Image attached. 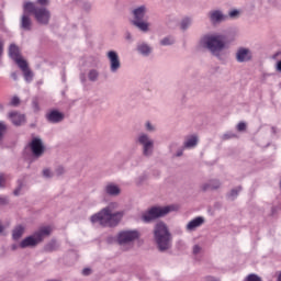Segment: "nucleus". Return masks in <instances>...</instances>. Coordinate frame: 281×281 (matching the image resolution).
<instances>
[{
    "label": "nucleus",
    "mask_w": 281,
    "mask_h": 281,
    "mask_svg": "<svg viewBox=\"0 0 281 281\" xmlns=\"http://www.w3.org/2000/svg\"><path fill=\"white\" fill-rule=\"evenodd\" d=\"M153 234L158 251L164 254V251L172 249V233L164 221L155 224Z\"/></svg>",
    "instance_id": "f257e3e1"
},
{
    "label": "nucleus",
    "mask_w": 281,
    "mask_h": 281,
    "mask_svg": "<svg viewBox=\"0 0 281 281\" xmlns=\"http://www.w3.org/2000/svg\"><path fill=\"white\" fill-rule=\"evenodd\" d=\"M124 214L122 212H111V207L106 206L90 217L91 223H99L101 227H117L122 222Z\"/></svg>",
    "instance_id": "f03ea898"
},
{
    "label": "nucleus",
    "mask_w": 281,
    "mask_h": 281,
    "mask_svg": "<svg viewBox=\"0 0 281 281\" xmlns=\"http://www.w3.org/2000/svg\"><path fill=\"white\" fill-rule=\"evenodd\" d=\"M23 12L32 14L38 25H49L52 21V11L45 7H36V3L32 1L23 3Z\"/></svg>",
    "instance_id": "7ed1b4c3"
},
{
    "label": "nucleus",
    "mask_w": 281,
    "mask_h": 281,
    "mask_svg": "<svg viewBox=\"0 0 281 281\" xmlns=\"http://www.w3.org/2000/svg\"><path fill=\"white\" fill-rule=\"evenodd\" d=\"M52 236V226L40 227L38 231L34 232L32 235L25 237L21 243V249H27V247H36L41 245L45 238Z\"/></svg>",
    "instance_id": "20e7f679"
},
{
    "label": "nucleus",
    "mask_w": 281,
    "mask_h": 281,
    "mask_svg": "<svg viewBox=\"0 0 281 281\" xmlns=\"http://www.w3.org/2000/svg\"><path fill=\"white\" fill-rule=\"evenodd\" d=\"M205 45L214 56L221 58V52H223L227 45V37L223 34L209 35L205 37Z\"/></svg>",
    "instance_id": "39448f33"
},
{
    "label": "nucleus",
    "mask_w": 281,
    "mask_h": 281,
    "mask_svg": "<svg viewBox=\"0 0 281 281\" xmlns=\"http://www.w3.org/2000/svg\"><path fill=\"white\" fill-rule=\"evenodd\" d=\"M173 210L175 209L170 205L151 206L142 214L140 221H143V223H153L157 221V218H164V216H168V213L172 212Z\"/></svg>",
    "instance_id": "423d86ee"
},
{
    "label": "nucleus",
    "mask_w": 281,
    "mask_h": 281,
    "mask_svg": "<svg viewBox=\"0 0 281 281\" xmlns=\"http://www.w3.org/2000/svg\"><path fill=\"white\" fill-rule=\"evenodd\" d=\"M139 238H142V233L137 229L121 231L116 236V243L117 245H131Z\"/></svg>",
    "instance_id": "0eeeda50"
},
{
    "label": "nucleus",
    "mask_w": 281,
    "mask_h": 281,
    "mask_svg": "<svg viewBox=\"0 0 281 281\" xmlns=\"http://www.w3.org/2000/svg\"><path fill=\"white\" fill-rule=\"evenodd\" d=\"M134 20L132 24L135 27H138L140 32H148L149 24L148 22H144V18L146 16V5H140L133 10Z\"/></svg>",
    "instance_id": "6e6552de"
},
{
    "label": "nucleus",
    "mask_w": 281,
    "mask_h": 281,
    "mask_svg": "<svg viewBox=\"0 0 281 281\" xmlns=\"http://www.w3.org/2000/svg\"><path fill=\"white\" fill-rule=\"evenodd\" d=\"M26 148L31 150L33 159H41L45 155V145L43 144V139L38 137H33L26 145Z\"/></svg>",
    "instance_id": "1a4fd4ad"
},
{
    "label": "nucleus",
    "mask_w": 281,
    "mask_h": 281,
    "mask_svg": "<svg viewBox=\"0 0 281 281\" xmlns=\"http://www.w3.org/2000/svg\"><path fill=\"white\" fill-rule=\"evenodd\" d=\"M138 144L143 146V155L145 157H150V155H153L155 143L151 139H149L146 134H140L138 136Z\"/></svg>",
    "instance_id": "9d476101"
},
{
    "label": "nucleus",
    "mask_w": 281,
    "mask_h": 281,
    "mask_svg": "<svg viewBox=\"0 0 281 281\" xmlns=\"http://www.w3.org/2000/svg\"><path fill=\"white\" fill-rule=\"evenodd\" d=\"M46 120L49 122V124H60L63 120H65V113L58 111V110H50L46 114Z\"/></svg>",
    "instance_id": "9b49d317"
},
{
    "label": "nucleus",
    "mask_w": 281,
    "mask_h": 281,
    "mask_svg": "<svg viewBox=\"0 0 281 281\" xmlns=\"http://www.w3.org/2000/svg\"><path fill=\"white\" fill-rule=\"evenodd\" d=\"M251 58H252L251 50H249L248 48H245V47L238 48V50L236 53L237 63H249V60H251Z\"/></svg>",
    "instance_id": "f8f14e48"
},
{
    "label": "nucleus",
    "mask_w": 281,
    "mask_h": 281,
    "mask_svg": "<svg viewBox=\"0 0 281 281\" xmlns=\"http://www.w3.org/2000/svg\"><path fill=\"white\" fill-rule=\"evenodd\" d=\"M108 58L110 60V69L113 74L120 69L121 64H120V56H117V53L115 50H110L108 53Z\"/></svg>",
    "instance_id": "ddd939ff"
},
{
    "label": "nucleus",
    "mask_w": 281,
    "mask_h": 281,
    "mask_svg": "<svg viewBox=\"0 0 281 281\" xmlns=\"http://www.w3.org/2000/svg\"><path fill=\"white\" fill-rule=\"evenodd\" d=\"M30 14L23 11V14L21 16V30H24V32H32V18H30Z\"/></svg>",
    "instance_id": "4468645a"
},
{
    "label": "nucleus",
    "mask_w": 281,
    "mask_h": 281,
    "mask_svg": "<svg viewBox=\"0 0 281 281\" xmlns=\"http://www.w3.org/2000/svg\"><path fill=\"white\" fill-rule=\"evenodd\" d=\"M222 183L218 179H211L209 182L202 184L201 190L202 192H207V190H220Z\"/></svg>",
    "instance_id": "2eb2a0df"
},
{
    "label": "nucleus",
    "mask_w": 281,
    "mask_h": 281,
    "mask_svg": "<svg viewBox=\"0 0 281 281\" xmlns=\"http://www.w3.org/2000/svg\"><path fill=\"white\" fill-rule=\"evenodd\" d=\"M203 223H205V218H203V216H198L188 223L187 229L193 232V229H196V227H201Z\"/></svg>",
    "instance_id": "dca6fc26"
},
{
    "label": "nucleus",
    "mask_w": 281,
    "mask_h": 281,
    "mask_svg": "<svg viewBox=\"0 0 281 281\" xmlns=\"http://www.w3.org/2000/svg\"><path fill=\"white\" fill-rule=\"evenodd\" d=\"M122 190L120 189V187H117V184L114 183H109L105 187V193L109 194V196H119V194H121Z\"/></svg>",
    "instance_id": "f3484780"
},
{
    "label": "nucleus",
    "mask_w": 281,
    "mask_h": 281,
    "mask_svg": "<svg viewBox=\"0 0 281 281\" xmlns=\"http://www.w3.org/2000/svg\"><path fill=\"white\" fill-rule=\"evenodd\" d=\"M23 234H25V226L21 224L15 226L12 231L13 240H19L23 236Z\"/></svg>",
    "instance_id": "a211bd4d"
},
{
    "label": "nucleus",
    "mask_w": 281,
    "mask_h": 281,
    "mask_svg": "<svg viewBox=\"0 0 281 281\" xmlns=\"http://www.w3.org/2000/svg\"><path fill=\"white\" fill-rule=\"evenodd\" d=\"M9 56L10 58H12V60H16V58H20L21 50L19 49V46H16V44H10Z\"/></svg>",
    "instance_id": "6ab92c4d"
},
{
    "label": "nucleus",
    "mask_w": 281,
    "mask_h": 281,
    "mask_svg": "<svg viewBox=\"0 0 281 281\" xmlns=\"http://www.w3.org/2000/svg\"><path fill=\"white\" fill-rule=\"evenodd\" d=\"M240 192H243V186H238L233 188L227 194V199H231V201H236V199H238V194H240Z\"/></svg>",
    "instance_id": "aec40b11"
},
{
    "label": "nucleus",
    "mask_w": 281,
    "mask_h": 281,
    "mask_svg": "<svg viewBox=\"0 0 281 281\" xmlns=\"http://www.w3.org/2000/svg\"><path fill=\"white\" fill-rule=\"evenodd\" d=\"M196 144H199V137L196 135H191L184 142L183 148H194Z\"/></svg>",
    "instance_id": "412c9836"
},
{
    "label": "nucleus",
    "mask_w": 281,
    "mask_h": 281,
    "mask_svg": "<svg viewBox=\"0 0 281 281\" xmlns=\"http://www.w3.org/2000/svg\"><path fill=\"white\" fill-rule=\"evenodd\" d=\"M210 19L213 23H221L222 21H225V15H223L221 11L215 10L211 13Z\"/></svg>",
    "instance_id": "4be33fe9"
},
{
    "label": "nucleus",
    "mask_w": 281,
    "mask_h": 281,
    "mask_svg": "<svg viewBox=\"0 0 281 281\" xmlns=\"http://www.w3.org/2000/svg\"><path fill=\"white\" fill-rule=\"evenodd\" d=\"M10 117L14 126H21V124H23V120H24L23 115L18 114L16 112H11Z\"/></svg>",
    "instance_id": "5701e85b"
},
{
    "label": "nucleus",
    "mask_w": 281,
    "mask_h": 281,
    "mask_svg": "<svg viewBox=\"0 0 281 281\" xmlns=\"http://www.w3.org/2000/svg\"><path fill=\"white\" fill-rule=\"evenodd\" d=\"M56 249H58V243L56 241V239H52L44 246V251L46 254H52V251H56Z\"/></svg>",
    "instance_id": "b1692460"
},
{
    "label": "nucleus",
    "mask_w": 281,
    "mask_h": 281,
    "mask_svg": "<svg viewBox=\"0 0 281 281\" xmlns=\"http://www.w3.org/2000/svg\"><path fill=\"white\" fill-rule=\"evenodd\" d=\"M137 52H139V54L143 56H150V52H153V49L150 46H148V44H140L137 46Z\"/></svg>",
    "instance_id": "393cba45"
},
{
    "label": "nucleus",
    "mask_w": 281,
    "mask_h": 281,
    "mask_svg": "<svg viewBox=\"0 0 281 281\" xmlns=\"http://www.w3.org/2000/svg\"><path fill=\"white\" fill-rule=\"evenodd\" d=\"M14 61L16 63V65L21 69V71L30 68L27 60L23 59L21 56L15 58Z\"/></svg>",
    "instance_id": "a878e982"
},
{
    "label": "nucleus",
    "mask_w": 281,
    "mask_h": 281,
    "mask_svg": "<svg viewBox=\"0 0 281 281\" xmlns=\"http://www.w3.org/2000/svg\"><path fill=\"white\" fill-rule=\"evenodd\" d=\"M190 25H192V19L187 16V18L181 20L180 30L186 32V30H188V27H190Z\"/></svg>",
    "instance_id": "bb28decb"
},
{
    "label": "nucleus",
    "mask_w": 281,
    "mask_h": 281,
    "mask_svg": "<svg viewBox=\"0 0 281 281\" xmlns=\"http://www.w3.org/2000/svg\"><path fill=\"white\" fill-rule=\"evenodd\" d=\"M7 133H8V124H5V122L3 121H0V142H3Z\"/></svg>",
    "instance_id": "cd10ccee"
},
{
    "label": "nucleus",
    "mask_w": 281,
    "mask_h": 281,
    "mask_svg": "<svg viewBox=\"0 0 281 281\" xmlns=\"http://www.w3.org/2000/svg\"><path fill=\"white\" fill-rule=\"evenodd\" d=\"M23 71V76L24 79L26 80V82H32V80H34V72H32V70L30 68H26Z\"/></svg>",
    "instance_id": "c85d7f7f"
},
{
    "label": "nucleus",
    "mask_w": 281,
    "mask_h": 281,
    "mask_svg": "<svg viewBox=\"0 0 281 281\" xmlns=\"http://www.w3.org/2000/svg\"><path fill=\"white\" fill-rule=\"evenodd\" d=\"M99 77H100V72H98V70L95 69H91L88 74V78L90 82H95Z\"/></svg>",
    "instance_id": "c756f323"
},
{
    "label": "nucleus",
    "mask_w": 281,
    "mask_h": 281,
    "mask_svg": "<svg viewBox=\"0 0 281 281\" xmlns=\"http://www.w3.org/2000/svg\"><path fill=\"white\" fill-rule=\"evenodd\" d=\"M229 139H238V135L234 132H226L223 136H222V140L223 142H227Z\"/></svg>",
    "instance_id": "7c9ffc66"
},
{
    "label": "nucleus",
    "mask_w": 281,
    "mask_h": 281,
    "mask_svg": "<svg viewBox=\"0 0 281 281\" xmlns=\"http://www.w3.org/2000/svg\"><path fill=\"white\" fill-rule=\"evenodd\" d=\"M21 190H23V180H18V187L13 190L14 196H19L21 194Z\"/></svg>",
    "instance_id": "2f4dec72"
},
{
    "label": "nucleus",
    "mask_w": 281,
    "mask_h": 281,
    "mask_svg": "<svg viewBox=\"0 0 281 281\" xmlns=\"http://www.w3.org/2000/svg\"><path fill=\"white\" fill-rule=\"evenodd\" d=\"M244 281H262V278L256 273H250L244 279Z\"/></svg>",
    "instance_id": "473e14b6"
},
{
    "label": "nucleus",
    "mask_w": 281,
    "mask_h": 281,
    "mask_svg": "<svg viewBox=\"0 0 281 281\" xmlns=\"http://www.w3.org/2000/svg\"><path fill=\"white\" fill-rule=\"evenodd\" d=\"M175 43V41H172V38L170 37H164L161 41H160V45L162 46H168V45H172Z\"/></svg>",
    "instance_id": "72a5a7b5"
},
{
    "label": "nucleus",
    "mask_w": 281,
    "mask_h": 281,
    "mask_svg": "<svg viewBox=\"0 0 281 281\" xmlns=\"http://www.w3.org/2000/svg\"><path fill=\"white\" fill-rule=\"evenodd\" d=\"M32 106L34 111H41V103L38 102V98H34L32 100Z\"/></svg>",
    "instance_id": "f704fd0d"
},
{
    "label": "nucleus",
    "mask_w": 281,
    "mask_h": 281,
    "mask_svg": "<svg viewBox=\"0 0 281 281\" xmlns=\"http://www.w3.org/2000/svg\"><path fill=\"white\" fill-rule=\"evenodd\" d=\"M236 128H237V131H238L239 133H243V132L247 131V123H245V122H239V123L237 124Z\"/></svg>",
    "instance_id": "c9c22d12"
},
{
    "label": "nucleus",
    "mask_w": 281,
    "mask_h": 281,
    "mask_svg": "<svg viewBox=\"0 0 281 281\" xmlns=\"http://www.w3.org/2000/svg\"><path fill=\"white\" fill-rule=\"evenodd\" d=\"M7 179H5V173L0 172V188H5V183H7Z\"/></svg>",
    "instance_id": "e433bc0d"
},
{
    "label": "nucleus",
    "mask_w": 281,
    "mask_h": 281,
    "mask_svg": "<svg viewBox=\"0 0 281 281\" xmlns=\"http://www.w3.org/2000/svg\"><path fill=\"white\" fill-rule=\"evenodd\" d=\"M36 5H41L40 8H47V5H49V0H36Z\"/></svg>",
    "instance_id": "4c0bfd02"
},
{
    "label": "nucleus",
    "mask_w": 281,
    "mask_h": 281,
    "mask_svg": "<svg viewBox=\"0 0 281 281\" xmlns=\"http://www.w3.org/2000/svg\"><path fill=\"white\" fill-rule=\"evenodd\" d=\"M10 104L11 106H19V104H21V99H19V97H13Z\"/></svg>",
    "instance_id": "58836bf2"
},
{
    "label": "nucleus",
    "mask_w": 281,
    "mask_h": 281,
    "mask_svg": "<svg viewBox=\"0 0 281 281\" xmlns=\"http://www.w3.org/2000/svg\"><path fill=\"white\" fill-rule=\"evenodd\" d=\"M57 177H61V175H65V167L64 166H58L55 170Z\"/></svg>",
    "instance_id": "ea45409f"
},
{
    "label": "nucleus",
    "mask_w": 281,
    "mask_h": 281,
    "mask_svg": "<svg viewBox=\"0 0 281 281\" xmlns=\"http://www.w3.org/2000/svg\"><path fill=\"white\" fill-rule=\"evenodd\" d=\"M146 131H148L149 133H153L155 131V126H153L150 121L146 122Z\"/></svg>",
    "instance_id": "a19ab883"
},
{
    "label": "nucleus",
    "mask_w": 281,
    "mask_h": 281,
    "mask_svg": "<svg viewBox=\"0 0 281 281\" xmlns=\"http://www.w3.org/2000/svg\"><path fill=\"white\" fill-rule=\"evenodd\" d=\"M8 203H10V201H8V198L0 195V206L8 205Z\"/></svg>",
    "instance_id": "79ce46f5"
},
{
    "label": "nucleus",
    "mask_w": 281,
    "mask_h": 281,
    "mask_svg": "<svg viewBox=\"0 0 281 281\" xmlns=\"http://www.w3.org/2000/svg\"><path fill=\"white\" fill-rule=\"evenodd\" d=\"M193 254H194V256H198V254H201V246L194 245L193 246Z\"/></svg>",
    "instance_id": "37998d69"
},
{
    "label": "nucleus",
    "mask_w": 281,
    "mask_h": 281,
    "mask_svg": "<svg viewBox=\"0 0 281 281\" xmlns=\"http://www.w3.org/2000/svg\"><path fill=\"white\" fill-rule=\"evenodd\" d=\"M43 176L46 177L47 179H50L52 177V171L49 169H44L43 170Z\"/></svg>",
    "instance_id": "c03bdc74"
},
{
    "label": "nucleus",
    "mask_w": 281,
    "mask_h": 281,
    "mask_svg": "<svg viewBox=\"0 0 281 281\" xmlns=\"http://www.w3.org/2000/svg\"><path fill=\"white\" fill-rule=\"evenodd\" d=\"M205 281H221V279L216 278V277H212V276H206L204 278Z\"/></svg>",
    "instance_id": "a18cd8bd"
},
{
    "label": "nucleus",
    "mask_w": 281,
    "mask_h": 281,
    "mask_svg": "<svg viewBox=\"0 0 281 281\" xmlns=\"http://www.w3.org/2000/svg\"><path fill=\"white\" fill-rule=\"evenodd\" d=\"M238 14H240V12L238 10H236V9H234L233 11L229 12V16L232 19H234V16H238Z\"/></svg>",
    "instance_id": "49530a36"
},
{
    "label": "nucleus",
    "mask_w": 281,
    "mask_h": 281,
    "mask_svg": "<svg viewBox=\"0 0 281 281\" xmlns=\"http://www.w3.org/2000/svg\"><path fill=\"white\" fill-rule=\"evenodd\" d=\"M91 273H92L91 268H85V269L82 270V276H91Z\"/></svg>",
    "instance_id": "de8ad7c7"
},
{
    "label": "nucleus",
    "mask_w": 281,
    "mask_h": 281,
    "mask_svg": "<svg viewBox=\"0 0 281 281\" xmlns=\"http://www.w3.org/2000/svg\"><path fill=\"white\" fill-rule=\"evenodd\" d=\"M3 56V40H0V58Z\"/></svg>",
    "instance_id": "09e8293b"
},
{
    "label": "nucleus",
    "mask_w": 281,
    "mask_h": 281,
    "mask_svg": "<svg viewBox=\"0 0 281 281\" xmlns=\"http://www.w3.org/2000/svg\"><path fill=\"white\" fill-rule=\"evenodd\" d=\"M11 78H12L13 80H19V72H16V71L12 72V74H11Z\"/></svg>",
    "instance_id": "8fccbe9b"
},
{
    "label": "nucleus",
    "mask_w": 281,
    "mask_h": 281,
    "mask_svg": "<svg viewBox=\"0 0 281 281\" xmlns=\"http://www.w3.org/2000/svg\"><path fill=\"white\" fill-rule=\"evenodd\" d=\"M176 157H183V148L178 149Z\"/></svg>",
    "instance_id": "3c124183"
},
{
    "label": "nucleus",
    "mask_w": 281,
    "mask_h": 281,
    "mask_svg": "<svg viewBox=\"0 0 281 281\" xmlns=\"http://www.w3.org/2000/svg\"><path fill=\"white\" fill-rule=\"evenodd\" d=\"M3 229H4L3 225L0 224V234H3Z\"/></svg>",
    "instance_id": "603ef678"
},
{
    "label": "nucleus",
    "mask_w": 281,
    "mask_h": 281,
    "mask_svg": "<svg viewBox=\"0 0 281 281\" xmlns=\"http://www.w3.org/2000/svg\"><path fill=\"white\" fill-rule=\"evenodd\" d=\"M277 281H281V270H280V273H279V276L277 278Z\"/></svg>",
    "instance_id": "864d4df0"
},
{
    "label": "nucleus",
    "mask_w": 281,
    "mask_h": 281,
    "mask_svg": "<svg viewBox=\"0 0 281 281\" xmlns=\"http://www.w3.org/2000/svg\"><path fill=\"white\" fill-rule=\"evenodd\" d=\"M278 56H280V53H276V54L273 55V58H278Z\"/></svg>",
    "instance_id": "5fc2aeb1"
},
{
    "label": "nucleus",
    "mask_w": 281,
    "mask_h": 281,
    "mask_svg": "<svg viewBox=\"0 0 281 281\" xmlns=\"http://www.w3.org/2000/svg\"><path fill=\"white\" fill-rule=\"evenodd\" d=\"M74 1V3H78V1H80V0H72Z\"/></svg>",
    "instance_id": "6e6d98bb"
}]
</instances>
